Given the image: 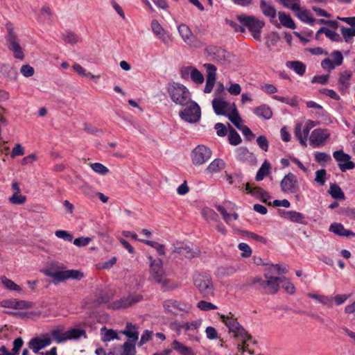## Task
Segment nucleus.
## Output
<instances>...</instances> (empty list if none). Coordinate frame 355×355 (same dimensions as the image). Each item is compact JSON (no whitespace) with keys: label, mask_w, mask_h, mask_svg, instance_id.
<instances>
[{"label":"nucleus","mask_w":355,"mask_h":355,"mask_svg":"<svg viewBox=\"0 0 355 355\" xmlns=\"http://www.w3.org/2000/svg\"><path fill=\"white\" fill-rule=\"evenodd\" d=\"M139 242L145 243V244L150 245L152 248H155L160 255H165V250H164V245L160 244L156 241L146 240V239H139Z\"/></svg>","instance_id":"nucleus-44"},{"label":"nucleus","mask_w":355,"mask_h":355,"mask_svg":"<svg viewBox=\"0 0 355 355\" xmlns=\"http://www.w3.org/2000/svg\"><path fill=\"white\" fill-rule=\"evenodd\" d=\"M329 137V134L326 130L318 128L314 130L309 137L310 145L314 148L319 147Z\"/></svg>","instance_id":"nucleus-17"},{"label":"nucleus","mask_w":355,"mask_h":355,"mask_svg":"<svg viewBox=\"0 0 355 355\" xmlns=\"http://www.w3.org/2000/svg\"><path fill=\"white\" fill-rule=\"evenodd\" d=\"M238 248L242 251L241 254L242 257H249L252 254L250 247L245 243H240L238 245Z\"/></svg>","instance_id":"nucleus-60"},{"label":"nucleus","mask_w":355,"mask_h":355,"mask_svg":"<svg viewBox=\"0 0 355 355\" xmlns=\"http://www.w3.org/2000/svg\"><path fill=\"white\" fill-rule=\"evenodd\" d=\"M295 137L300 141V142L304 145H306L307 138L305 136L302 135V125L300 123L296 124L294 130Z\"/></svg>","instance_id":"nucleus-52"},{"label":"nucleus","mask_w":355,"mask_h":355,"mask_svg":"<svg viewBox=\"0 0 355 355\" xmlns=\"http://www.w3.org/2000/svg\"><path fill=\"white\" fill-rule=\"evenodd\" d=\"M307 295L310 298L314 299L322 304L327 305L329 306H332V299L328 296L311 293H308Z\"/></svg>","instance_id":"nucleus-43"},{"label":"nucleus","mask_w":355,"mask_h":355,"mask_svg":"<svg viewBox=\"0 0 355 355\" xmlns=\"http://www.w3.org/2000/svg\"><path fill=\"white\" fill-rule=\"evenodd\" d=\"M279 1L284 7L293 11L299 10L300 0H279Z\"/></svg>","instance_id":"nucleus-53"},{"label":"nucleus","mask_w":355,"mask_h":355,"mask_svg":"<svg viewBox=\"0 0 355 355\" xmlns=\"http://www.w3.org/2000/svg\"><path fill=\"white\" fill-rule=\"evenodd\" d=\"M286 65L300 76H303L306 72V67L302 62L298 60L287 61Z\"/></svg>","instance_id":"nucleus-30"},{"label":"nucleus","mask_w":355,"mask_h":355,"mask_svg":"<svg viewBox=\"0 0 355 355\" xmlns=\"http://www.w3.org/2000/svg\"><path fill=\"white\" fill-rule=\"evenodd\" d=\"M67 340H78L82 336L87 338L85 330L80 329H71L67 331Z\"/></svg>","instance_id":"nucleus-38"},{"label":"nucleus","mask_w":355,"mask_h":355,"mask_svg":"<svg viewBox=\"0 0 355 355\" xmlns=\"http://www.w3.org/2000/svg\"><path fill=\"white\" fill-rule=\"evenodd\" d=\"M38 20L48 24H52L53 21V13L47 6L42 7Z\"/></svg>","instance_id":"nucleus-31"},{"label":"nucleus","mask_w":355,"mask_h":355,"mask_svg":"<svg viewBox=\"0 0 355 355\" xmlns=\"http://www.w3.org/2000/svg\"><path fill=\"white\" fill-rule=\"evenodd\" d=\"M191 78L196 84H202L204 82L202 73L196 68L191 69Z\"/></svg>","instance_id":"nucleus-50"},{"label":"nucleus","mask_w":355,"mask_h":355,"mask_svg":"<svg viewBox=\"0 0 355 355\" xmlns=\"http://www.w3.org/2000/svg\"><path fill=\"white\" fill-rule=\"evenodd\" d=\"M205 51L214 62L221 64H227L231 62L232 54L220 46L209 45L205 48Z\"/></svg>","instance_id":"nucleus-8"},{"label":"nucleus","mask_w":355,"mask_h":355,"mask_svg":"<svg viewBox=\"0 0 355 355\" xmlns=\"http://www.w3.org/2000/svg\"><path fill=\"white\" fill-rule=\"evenodd\" d=\"M334 158L338 162V167L342 172H346L355 168V164L351 161V156L345 153L343 150H336L333 153Z\"/></svg>","instance_id":"nucleus-12"},{"label":"nucleus","mask_w":355,"mask_h":355,"mask_svg":"<svg viewBox=\"0 0 355 355\" xmlns=\"http://www.w3.org/2000/svg\"><path fill=\"white\" fill-rule=\"evenodd\" d=\"M212 105L217 115L226 116L228 114V112H227L228 107V103L227 101L215 98L212 101Z\"/></svg>","instance_id":"nucleus-26"},{"label":"nucleus","mask_w":355,"mask_h":355,"mask_svg":"<svg viewBox=\"0 0 355 355\" xmlns=\"http://www.w3.org/2000/svg\"><path fill=\"white\" fill-rule=\"evenodd\" d=\"M20 72L24 77L28 78L34 75L35 70L31 65L24 64L20 69Z\"/></svg>","instance_id":"nucleus-62"},{"label":"nucleus","mask_w":355,"mask_h":355,"mask_svg":"<svg viewBox=\"0 0 355 355\" xmlns=\"http://www.w3.org/2000/svg\"><path fill=\"white\" fill-rule=\"evenodd\" d=\"M171 347L180 355H194V352L191 347L184 345L177 340H174L171 343Z\"/></svg>","instance_id":"nucleus-28"},{"label":"nucleus","mask_w":355,"mask_h":355,"mask_svg":"<svg viewBox=\"0 0 355 355\" xmlns=\"http://www.w3.org/2000/svg\"><path fill=\"white\" fill-rule=\"evenodd\" d=\"M337 19L349 25L351 27L342 26L340 33L345 42H351L352 37H355V17H337Z\"/></svg>","instance_id":"nucleus-13"},{"label":"nucleus","mask_w":355,"mask_h":355,"mask_svg":"<svg viewBox=\"0 0 355 355\" xmlns=\"http://www.w3.org/2000/svg\"><path fill=\"white\" fill-rule=\"evenodd\" d=\"M281 214L286 215L291 221L299 224L306 225L307 221L305 216L300 212L295 211H279Z\"/></svg>","instance_id":"nucleus-23"},{"label":"nucleus","mask_w":355,"mask_h":355,"mask_svg":"<svg viewBox=\"0 0 355 355\" xmlns=\"http://www.w3.org/2000/svg\"><path fill=\"white\" fill-rule=\"evenodd\" d=\"M101 340L103 342L110 341L114 339H120L116 331L112 329H107L105 326L101 329Z\"/></svg>","instance_id":"nucleus-35"},{"label":"nucleus","mask_w":355,"mask_h":355,"mask_svg":"<svg viewBox=\"0 0 355 355\" xmlns=\"http://www.w3.org/2000/svg\"><path fill=\"white\" fill-rule=\"evenodd\" d=\"M55 235L65 241L71 242L73 240V235L66 230H57L55 232Z\"/></svg>","instance_id":"nucleus-57"},{"label":"nucleus","mask_w":355,"mask_h":355,"mask_svg":"<svg viewBox=\"0 0 355 355\" xmlns=\"http://www.w3.org/2000/svg\"><path fill=\"white\" fill-rule=\"evenodd\" d=\"M229 127L230 132L228 135V141L230 144L232 146H237L241 143V138L235 129H234L230 125H229Z\"/></svg>","instance_id":"nucleus-42"},{"label":"nucleus","mask_w":355,"mask_h":355,"mask_svg":"<svg viewBox=\"0 0 355 355\" xmlns=\"http://www.w3.org/2000/svg\"><path fill=\"white\" fill-rule=\"evenodd\" d=\"M182 108L179 112V116L183 121L189 123H194L200 119L201 110L196 101L191 100Z\"/></svg>","instance_id":"nucleus-7"},{"label":"nucleus","mask_w":355,"mask_h":355,"mask_svg":"<svg viewBox=\"0 0 355 355\" xmlns=\"http://www.w3.org/2000/svg\"><path fill=\"white\" fill-rule=\"evenodd\" d=\"M173 251L188 259H192L197 254L196 252L189 245L183 242L176 243L174 245Z\"/></svg>","instance_id":"nucleus-21"},{"label":"nucleus","mask_w":355,"mask_h":355,"mask_svg":"<svg viewBox=\"0 0 355 355\" xmlns=\"http://www.w3.org/2000/svg\"><path fill=\"white\" fill-rule=\"evenodd\" d=\"M44 274L50 277H53L59 282H64L65 280L71 279H81L84 275L78 270H46L44 271Z\"/></svg>","instance_id":"nucleus-9"},{"label":"nucleus","mask_w":355,"mask_h":355,"mask_svg":"<svg viewBox=\"0 0 355 355\" xmlns=\"http://www.w3.org/2000/svg\"><path fill=\"white\" fill-rule=\"evenodd\" d=\"M193 282L202 297L209 298L214 296V286L210 275L196 272L193 275Z\"/></svg>","instance_id":"nucleus-4"},{"label":"nucleus","mask_w":355,"mask_h":355,"mask_svg":"<svg viewBox=\"0 0 355 355\" xmlns=\"http://www.w3.org/2000/svg\"><path fill=\"white\" fill-rule=\"evenodd\" d=\"M7 33L5 39L8 49L12 52L13 56L16 59L23 60L24 59V53L21 47L16 33L14 31V26L11 22L6 24Z\"/></svg>","instance_id":"nucleus-5"},{"label":"nucleus","mask_w":355,"mask_h":355,"mask_svg":"<svg viewBox=\"0 0 355 355\" xmlns=\"http://www.w3.org/2000/svg\"><path fill=\"white\" fill-rule=\"evenodd\" d=\"M352 76V73L345 71L343 73H340L339 78V83L341 85V89H347L349 87V78Z\"/></svg>","instance_id":"nucleus-48"},{"label":"nucleus","mask_w":355,"mask_h":355,"mask_svg":"<svg viewBox=\"0 0 355 355\" xmlns=\"http://www.w3.org/2000/svg\"><path fill=\"white\" fill-rule=\"evenodd\" d=\"M297 17L303 22L308 23L310 25H313L315 20L314 18L309 16V12L305 9H302L300 5L299 6V10H294Z\"/></svg>","instance_id":"nucleus-34"},{"label":"nucleus","mask_w":355,"mask_h":355,"mask_svg":"<svg viewBox=\"0 0 355 355\" xmlns=\"http://www.w3.org/2000/svg\"><path fill=\"white\" fill-rule=\"evenodd\" d=\"M280 187L284 193H295L299 189V182L297 176L293 173H288L280 182Z\"/></svg>","instance_id":"nucleus-11"},{"label":"nucleus","mask_w":355,"mask_h":355,"mask_svg":"<svg viewBox=\"0 0 355 355\" xmlns=\"http://www.w3.org/2000/svg\"><path fill=\"white\" fill-rule=\"evenodd\" d=\"M197 307L202 311H209L217 309V306L216 305L205 300H201L198 302L197 304Z\"/></svg>","instance_id":"nucleus-58"},{"label":"nucleus","mask_w":355,"mask_h":355,"mask_svg":"<svg viewBox=\"0 0 355 355\" xmlns=\"http://www.w3.org/2000/svg\"><path fill=\"white\" fill-rule=\"evenodd\" d=\"M229 120L239 130L243 126L241 125L242 119L238 113L236 107L234 106L233 110L226 115Z\"/></svg>","instance_id":"nucleus-40"},{"label":"nucleus","mask_w":355,"mask_h":355,"mask_svg":"<svg viewBox=\"0 0 355 355\" xmlns=\"http://www.w3.org/2000/svg\"><path fill=\"white\" fill-rule=\"evenodd\" d=\"M225 167V163L222 159H214L207 166L206 171L209 173H218Z\"/></svg>","instance_id":"nucleus-36"},{"label":"nucleus","mask_w":355,"mask_h":355,"mask_svg":"<svg viewBox=\"0 0 355 355\" xmlns=\"http://www.w3.org/2000/svg\"><path fill=\"white\" fill-rule=\"evenodd\" d=\"M13 347L10 352V354L7 355H19V351L21 348L24 345V340L21 337H18L13 341Z\"/></svg>","instance_id":"nucleus-51"},{"label":"nucleus","mask_w":355,"mask_h":355,"mask_svg":"<svg viewBox=\"0 0 355 355\" xmlns=\"http://www.w3.org/2000/svg\"><path fill=\"white\" fill-rule=\"evenodd\" d=\"M212 152L204 145H198L191 152V160L194 165L200 166L207 162L211 157Z\"/></svg>","instance_id":"nucleus-10"},{"label":"nucleus","mask_w":355,"mask_h":355,"mask_svg":"<svg viewBox=\"0 0 355 355\" xmlns=\"http://www.w3.org/2000/svg\"><path fill=\"white\" fill-rule=\"evenodd\" d=\"M250 155L251 153L246 147H239L236 150V158L241 162L248 160Z\"/></svg>","instance_id":"nucleus-45"},{"label":"nucleus","mask_w":355,"mask_h":355,"mask_svg":"<svg viewBox=\"0 0 355 355\" xmlns=\"http://www.w3.org/2000/svg\"><path fill=\"white\" fill-rule=\"evenodd\" d=\"M257 145L263 151L267 152L268 150V141L266 137L260 135L257 139Z\"/></svg>","instance_id":"nucleus-63"},{"label":"nucleus","mask_w":355,"mask_h":355,"mask_svg":"<svg viewBox=\"0 0 355 355\" xmlns=\"http://www.w3.org/2000/svg\"><path fill=\"white\" fill-rule=\"evenodd\" d=\"M272 98L291 105V107H295L297 105V101L294 99H290L287 97L281 96L279 95H273Z\"/></svg>","instance_id":"nucleus-61"},{"label":"nucleus","mask_w":355,"mask_h":355,"mask_svg":"<svg viewBox=\"0 0 355 355\" xmlns=\"http://www.w3.org/2000/svg\"><path fill=\"white\" fill-rule=\"evenodd\" d=\"M163 306L164 309L174 315H178L180 311H187V305L174 300H167L164 302Z\"/></svg>","instance_id":"nucleus-19"},{"label":"nucleus","mask_w":355,"mask_h":355,"mask_svg":"<svg viewBox=\"0 0 355 355\" xmlns=\"http://www.w3.org/2000/svg\"><path fill=\"white\" fill-rule=\"evenodd\" d=\"M91 168L94 172L103 175L109 172V169L106 166L98 162L92 164Z\"/></svg>","instance_id":"nucleus-55"},{"label":"nucleus","mask_w":355,"mask_h":355,"mask_svg":"<svg viewBox=\"0 0 355 355\" xmlns=\"http://www.w3.org/2000/svg\"><path fill=\"white\" fill-rule=\"evenodd\" d=\"M142 296L137 295L135 296H128L127 298H123L119 300L114 301L110 305L113 309H118L120 308H127L132 304L141 301Z\"/></svg>","instance_id":"nucleus-20"},{"label":"nucleus","mask_w":355,"mask_h":355,"mask_svg":"<svg viewBox=\"0 0 355 355\" xmlns=\"http://www.w3.org/2000/svg\"><path fill=\"white\" fill-rule=\"evenodd\" d=\"M329 230L339 236L351 238L355 236V232L352 230L345 229L343 224L334 223H332Z\"/></svg>","instance_id":"nucleus-22"},{"label":"nucleus","mask_w":355,"mask_h":355,"mask_svg":"<svg viewBox=\"0 0 355 355\" xmlns=\"http://www.w3.org/2000/svg\"><path fill=\"white\" fill-rule=\"evenodd\" d=\"M135 343L130 341H126L121 346L122 353L121 355H135L136 353Z\"/></svg>","instance_id":"nucleus-46"},{"label":"nucleus","mask_w":355,"mask_h":355,"mask_svg":"<svg viewBox=\"0 0 355 355\" xmlns=\"http://www.w3.org/2000/svg\"><path fill=\"white\" fill-rule=\"evenodd\" d=\"M253 112L259 118L263 120H268L272 116V111L270 107L266 104H263L255 107Z\"/></svg>","instance_id":"nucleus-24"},{"label":"nucleus","mask_w":355,"mask_h":355,"mask_svg":"<svg viewBox=\"0 0 355 355\" xmlns=\"http://www.w3.org/2000/svg\"><path fill=\"white\" fill-rule=\"evenodd\" d=\"M121 334L127 336L130 340L129 341L132 343H136L138 340L139 332L137 330L136 326L131 322L126 323L125 328L121 331Z\"/></svg>","instance_id":"nucleus-27"},{"label":"nucleus","mask_w":355,"mask_h":355,"mask_svg":"<svg viewBox=\"0 0 355 355\" xmlns=\"http://www.w3.org/2000/svg\"><path fill=\"white\" fill-rule=\"evenodd\" d=\"M26 200V197L20 193H13L12 196L9 198L10 202L13 205H22Z\"/></svg>","instance_id":"nucleus-54"},{"label":"nucleus","mask_w":355,"mask_h":355,"mask_svg":"<svg viewBox=\"0 0 355 355\" xmlns=\"http://www.w3.org/2000/svg\"><path fill=\"white\" fill-rule=\"evenodd\" d=\"M151 28L154 34H155L164 43H168L169 40L168 36L166 34L164 28L157 20H153L151 22Z\"/></svg>","instance_id":"nucleus-29"},{"label":"nucleus","mask_w":355,"mask_h":355,"mask_svg":"<svg viewBox=\"0 0 355 355\" xmlns=\"http://www.w3.org/2000/svg\"><path fill=\"white\" fill-rule=\"evenodd\" d=\"M167 92L171 100L178 106L183 107L192 100L189 89L179 83L169 84Z\"/></svg>","instance_id":"nucleus-3"},{"label":"nucleus","mask_w":355,"mask_h":355,"mask_svg":"<svg viewBox=\"0 0 355 355\" xmlns=\"http://www.w3.org/2000/svg\"><path fill=\"white\" fill-rule=\"evenodd\" d=\"M42 338L40 337H34L28 343V347L35 354L38 353L41 349L51 345L52 339L48 334L42 335Z\"/></svg>","instance_id":"nucleus-16"},{"label":"nucleus","mask_w":355,"mask_h":355,"mask_svg":"<svg viewBox=\"0 0 355 355\" xmlns=\"http://www.w3.org/2000/svg\"><path fill=\"white\" fill-rule=\"evenodd\" d=\"M67 331L64 332L61 329H55L51 331V336L57 343H62L67 341Z\"/></svg>","instance_id":"nucleus-41"},{"label":"nucleus","mask_w":355,"mask_h":355,"mask_svg":"<svg viewBox=\"0 0 355 355\" xmlns=\"http://www.w3.org/2000/svg\"><path fill=\"white\" fill-rule=\"evenodd\" d=\"M270 164L267 160H265L257 173L256 180L261 181L265 177L268 176L270 173Z\"/></svg>","instance_id":"nucleus-37"},{"label":"nucleus","mask_w":355,"mask_h":355,"mask_svg":"<svg viewBox=\"0 0 355 355\" xmlns=\"http://www.w3.org/2000/svg\"><path fill=\"white\" fill-rule=\"evenodd\" d=\"M220 318L228 328L229 331L233 334V337L241 342V344L238 345L239 349H242L243 352H248L250 354H252L253 351L248 349V342L255 344L256 341H252V336L240 324L237 318L231 312L227 315H220Z\"/></svg>","instance_id":"nucleus-1"},{"label":"nucleus","mask_w":355,"mask_h":355,"mask_svg":"<svg viewBox=\"0 0 355 355\" xmlns=\"http://www.w3.org/2000/svg\"><path fill=\"white\" fill-rule=\"evenodd\" d=\"M327 172L325 169H320L315 172V181L320 185H324L326 182Z\"/></svg>","instance_id":"nucleus-56"},{"label":"nucleus","mask_w":355,"mask_h":355,"mask_svg":"<svg viewBox=\"0 0 355 355\" xmlns=\"http://www.w3.org/2000/svg\"><path fill=\"white\" fill-rule=\"evenodd\" d=\"M0 72L4 77L11 80H16L18 76V73L15 69L6 64L1 66Z\"/></svg>","instance_id":"nucleus-33"},{"label":"nucleus","mask_w":355,"mask_h":355,"mask_svg":"<svg viewBox=\"0 0 355 355\" xmlns=\"http://www.w3.org/2000/svg\"><path fill=\"white\" fill-rule=\"evenodd\" d=\"M320 32H324L325 35L333 42H340L342 39L340 35L336 31H331L326 27H321Z\"/></svg>","instance_id":"nucleus-47"},{"label":"nucleus","mask_w":355,"mask_h":355,"mask_svg":"<svg viewBox=\"0 0 355 355\" xmlns=\"http://www.w3.org/2000/svg\"><path fill=\"white\" fill-rule=\"evenodd\" d=\"M178 29L180 36L185 43L194 47L200 46V42L193 35L187 25L182 24L178 26Z\"/></svg>","instance_id":"nucleus-15"},{"label":"nucleus","mask_w":355,"mask_h":355,"mask_svg":"<svg viewBox=\"0 0 355 355\" xmlns=\"http://www.w3.org/2000/svg\"><path fill=\"white\" fill-rule=\"evenodd\" d=\"M260 9L265 17L271 19L276 17L277 10L270 1L267 2L266 0H260Z\"/></svg>","instance_id":"nucleus-25"},{"label":"nucleus","mask_w":355,"mask_h":355,"mask_svg":"<svg viewBox=\"0 0 355 355\" xmlns=\"http://www.w3.org/2000/svg\"><path fill=\"white\" fill-rule=\"evenodd\" d=\"M2 284L10 291H21V288L19 285L16 284L13 281L3 276L1 277Z\"/></svg>","instance_id":"nucleus-49"},{"label":"nucleus","mask_w":355,"mask_h":355,"mask_svg":"<svg viewBox=\"0 0 355 355\" xmlns=\"http://www.w3.org/2000/svg\"><path fill=\"white\" fill-rule=\"evenodd\" d=\"M266 278L265 282H263L265 285L263 291L266 294H275L279 290V284L286 279L285 277H272L270 276L268 273L264 274Z\"/></svg>","instance_id":"nucleus-14"},{"label":"nucleus","mask_w":355,"mask_h":355,"mask_svg":"<svg viewBox=\"0 0 355 355\" xmlns=\"http://www.w3.org/2000/svg\"><path fill=\"white\" fill-rule=\"evenodd\" d=\"M331 56L334 58L333 62L336 66H340L343 62V56L341 51L335 50L331 53Z\"/></svg>","instance_id":"nucleus-64"},{"label":"nucleus","mask_w":355,"mask_h":355,"mask_svg":"<svg viewBox=\"0 0 355 355\" xmlns=\"http://www.w3.org/2000/svg\"><path fill=\"white\" fill-rule=\"evenodd\" d=\"M148 259L150 261L149 280L151 282L159 284L161 286L162 291L164 292L172 291L178 287V284L167 277L161 259H153L151 256H150Z\"/></svg>","instance_id":"nucleus-2"},{"label":"nucleus","mask_w":355,"mask_h":355,"mask_svg":"<svg viewBox=\"0 0 355 355\" xmlns=\"http://www.w3.org/2000/svg\"><path fill=\"white\" fill-rule=\"evenodd\" d=\"M237 19L244 28L246 27L252 33V35L255 40H260L261 31L265 26L264 21L260 20L253 15L245 14L238 15Z\"/></svg>","instance_id":"nucleus-6"},{"label":"nucleus","mask_w":355,"mask_h":355,"mask_svg":"<svg viewBox=\"0 0 355 355\" xmlns=\"http://www.w3.org/2000/svg\"><path fill=\"white\" fill-rule=\"evenodd\" d=\"M329 194L334 199L345 200V196L341 188L336 184H331L329 191Z\"/></svg>","instance_id":"nucleus-39"},{"label":"nucleus","mask_w":355,"mask_h":355,"mask_svg":"<svg viewBox=\"0 0 355 355\" xmlns=\"http://www.w3.org/2000/svg\"><path fill=\"white\" fill-rule=\"evenodd\" d=\"M279 19L280 24L286 27L291 29H295L296 25L290 15L286 14L284 12H279L278 13Z\"/></svg>","instance_id":"nucleus-32"},{"label":"nucleus","mask_w":355,"mask_h":355,"mask_svg":"<svg viewBox=\"0 0 355 355\" xmlns=\"http://www.w3.org/2000/svg\"><path fill=\"white\" fill-rule=\"evenodd\" d=\"M63 40L65 42L75 44L78 42V36L73 32L67 31L63 36Z\"/></svg>","instance_id":"nucleus-59"},{"label":"nucleus","mask_w":355,"mask_h":355,"mask_svg":"<svg viewBox=\"0 0 355 355\" xmlns=\"http://www.w3.org/2000/svg\"><path fill=\"white\" fill-rule=\"evenodd\" d=\"M204 67L207 70V80L206 85L204 88V92L209 94L210 93L214 87L216 78V67L212 64H205Z\"/></svg>","instance_id":"nucleus-18"}]
</instances>
